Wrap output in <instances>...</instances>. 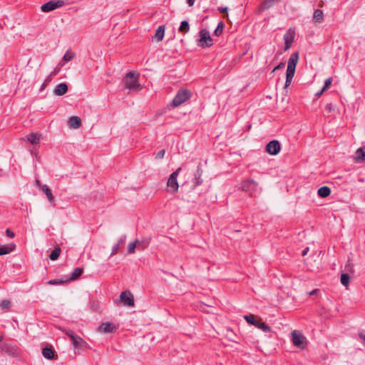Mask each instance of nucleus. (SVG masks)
<instances>
[{
	"mask_svg": "<svg viewBox=\"0 0 365 365\" xmlns=\"http://www.w3.org/2000/svg\"><path fill=\"white\" fill-rule=\"evenodd\" d=\"M299 60V53L294 52L292 53L289 60L286 72V81L284 87L287 88L290 86L293 77L295 73V69Z\"/></svg>",
	"mask_w": 365,
	"mask_h": 365,
	"instance_id": "f257e3e1",
	"label": "nucleus"
},
{
	"mask_svg": "<svg viewBox=\"0 0 365 365\" xmlns=\"http://www.w3.org/2000/svg\"><path fill=\"white\" fill-rule=\"evenodd\" d=\"M138 74L135 75L134 71L128 72L123 78L124 88L129 90H137L140 88L138 83Z\"/></svg>",
	"mask_w": 365,
	"mask_h": 365,
	"instance_id": "f03ea898",
	"label": "nucleus"
},
{
	"mask_svg": "<svg viewBox=\"0 0 365 365\" xmlns=\"http://www.w3.org/2000/svg\"><path fill=\"white\" fill-rule=\"evenodd\" d=\"M192 93L187 89H180L173 100L172 101L171 106L174 108L178 107L191 98Z\"/></svg>",
	"mask_w": 365,
	"mask_h": 365,
	"instance_id": "7ed1b4c3",
	"label": "nucleus"
},
{
	"mask_svg": "<svg viewBox=\"0 0 365 365\" xmlns=\"http://www.w3.org/2000/svg\"><path fill=\"white\" fill-rule=\"evenodd\" d=\"M244 319L248 324L257 327L258 329L262 330L264 332L271 331V327L269 325L261 322V319L258 320L257 317L252 314L244 316Z\"/></svg>",
	"mask_w": 365,
	"mask_h": 365,
	"instance_id": "20e7f679",
	"label": "nucleus"
},
{
	"mask_svg": "<svg viewBox=\"0 0 365 365\" xmlns=\"http://www.w3.org/2000/svg\"><path fill=\"white\" fill-rule=\"evenodd\" d=\"M200 38L197 40V45L202 48H208L212 45V39L209 31L202 29L199 31Z\"/></svg>",
	"mask_w": 365,
	"mask_h": 365,
	"instance_id": "39448f33",
	"label": "nucleus"
},
{
	"mask_svg": "<svg viewBox=\"0 0 365 365\" xmlns=\"http://www.w3.org/2000/svg\"><path fill=\"white\" fill-rule=\"evenodd\" d=\"M292 342L297 348L304 349L307 346L306 337L299 331L294 330L291 333Z\"/></svg>",
	"mask_w": 365,
	"mask_h": 365,
	"instance_id": "423d86ee",
	"label": "nucleus"
},
{
	"mask_svg": "<svg viewBox=\"0 0 365 365\" xmlns=\"http://www.w3.org/2000/svg\"><path fill=\"white\" fill-rule=\"evenodd\" d=\"M64 5L65 1L63 0L49 1L43 4L41 6V9L43 12L47 13L53 11L56 9L60 8Z\"/></svg>",
	"mask_w": 365,
	"mask_h": 365,
	"instance_id": "0eeeda50",
	"label": "nucleus"
},
{
	"mask_svg": "<svg viewBox=\"0 0 365 365\" xmlns=\"http://www.w3.org/2000/svg\"><path fill=\"white\" fill-rule=\"evenodd\" d=\"M181 170V168H178L175 172H173L170 175L168 180L167 185L172 190L173 192H176L178 190L179 185L177 180V178Z\"/></svg>",
	"mask_w": 365,
	"mask_h": 365,
	"instance_id": "6e6552de",
	"label": "nucleus"
},
{
	"mask_svg": "<svg viewBox=\"0 0 365 365\" xmlns=\"http://www.w3.org/2000/svg\"><path fill=\"white\" fill-rule=\"evenodd\" d=\"M281 150V145L277 140H272L269 142L265 148V151L272 155H277Z\"/></svg>",
	"mask_w": 365,
	"mask_h": 365,
	"instance_id": "1a4fd4ad",
	"label": "nucleus"
},
{
	"mask_svg": "<svg viewBox=\"0 0 365 365\" xmlns=\"http://www.w3.org/2000/svg\"><path fill=\"white\" fill-rule=\"evenodd\" d=\"M120 300L125 306L134 307V305H135L133 295L128 290L121 292V294L120 295Z\"/></svg>",
	"mask_w": 365,
	"mask_h": 365,
	"instance_id": "9d476101",
	"label": "nucleus"
},
{
	"mask_svg": "<svg viewBox=\"0 0 365 365\" xmlns=\"http://www.w3.org/2000/svg\"><path fill=\"white\" fill-rule=\"evenodd\" d=\"M203 173V170L202 168V164L199 163L196 171L194 173V177L192 180V188H195L196 187L200 185L203 182V180L202 178V175Z\"/></svg>",
	"mask_w": 365,
	"mask_h": 365,
	"instance_id": "9b49d317",
	"label": "nucleus"
},
{
	"mask_svg": "<svg viewBox=\"0 0 365 365\" xmlns=\"http://www.w3.org/2000/svg\"><path fill=\"white\" fill-rule=\"evenodd\" d=\"M257 183L253 180H247L242 182V189L246 192H250L256 190Z\"/></svg>",
	"mask_w": 365,
	"mask_h": 365,
	"instance_id": "f8f14e48",
	"label": "nucleus"
},
{
	"mask_svg": "<svg viewBox=\"0 0 365 365\" xmlns=\"http://www.w3.org/2000/svg\"><path fill=\"white\" fill-rule=\"evenodd\" d=\"M98 330L102 333H110L115 330V326L110 322H103L98 327Z\"/></svg>",
	"mask_w": 365,
	"mask_h": 365,
	"instance_id": "ddd939ff",
	"label": "nucleus"
},
{
	"mask_svg": "<svg viewBox=\"0 0 365 365\" xmlns=\"http://www.w3.org/2000/svg\"><path fill=\"white\" fill-rule=\"evenodd\" d=\"M0 349L2 352H4L10 356H16L18 354V349L9 344H2L0 346Z\"/></svg>",
	"mask_w": 365,
	"mask_h": 365,
	"instance_id": "4468645a",
	"label": "nucleus"
},
{
	"mask_svg": "<svg viewBox=\"0 0 365 365\" xmlns=\"http://www.w3.org/2000/svg\"><path fill=\"white\" fill-rule=\"evenodd\" d=\"M68 87L67 84L66 83H61L58 84L55 87V88L53 90V93L56 96H63L65 93H66L68 91Z\"/></svg>",
	"mask_w": 365,
	"mask_h": 365,
	"instance_id": "2eb2a0df",
	"label": "nucleus"
},
{
	"mask_svg": "<svg viewBox=\"0 0 365 365\" xmlns=\"http://www.w3.org/2000/svg\"><path fill=\"white\" fill-rule=\"evenodd\" d=\"M70 339L71 340L72 344L75 348L82 347L86 344L85 341L76 334L73 336H71Z\"/></svg>",
	"mask_w": 365,
	"mask_h": 365,
	"instance_id": "dca6fc26",
	"label": "nucleus"
},
{
	"mask_svg": "<svg viewBox=\"0 0 365 365\" xmlns=\"http://www.w3.org/2000/svg\"><path fill=\"white\" fill-rule=\"evenodd\" d=\"M125 240H126V235H122L120 237L118 242L113 246L112 252L110 254L111 256L117 254L118 250L121 248L123 245L125 243Z\"/></svg>",
	"mask_w": 365,
	"mask_h": 365,
	"instance_id": "f3484780",
	"label": "nucleus"
},
{
	"mask_svg": "<svg viewBox=\"0 0 365 365\" xmlns=\"http://www.w3.org/2000/svg\"><path fill=\"white\" fill-rule=\"evenodd\" d=\"M16 249V245L14 243H9L5 245H3L0 247V256L4 255H7Z\"/></svg>",
	"mask_w": 365,
	"mask_h": 365,
	"instance_id": "a211bd4d",
	"label": "nucleus"
},
{
	"mask_svg": "<svg viewBox=\"0 0 365 365\" xmlns=\"http://www.w3.org/2000/svg\"><path fill=\"white\" fill-rule=\"evenodd\" d=\"M365 160V146L359 148L356 150L354 156V161L356 163H361Z\"/></svg>",
	"mask_w": 365,
	"mask_h": 365,
	"instance_id": "6ab92c4d",
	"label": "nucleus"
},
{
	"mask_svg": "<svg viewBox=\"0 0 365 365\" xmlns=\"http://www.w3.org/2000/svg\"><path fill=\"white\" fill-rule=\"evenodd\" d=\"M83 272V268L76 267L74 270L71 273L70 277L66 279V281L69 282L71 280L77 279Z\"/></svg>",
	"mask_w": 365,
	"mask_h": 365,
	"instance_id": "aec40b11",
	"label": "nucleus"
},
{
	"mask_svg": "<svg viewBox=\"0 0 365 365\" xmlns=\"http://www.w3.org/2000/svg\"><path fill=\"white\" fill-rule=\"evenodd\" d=\"M42 190L45 193V195L47 197L48 200L50 202V203L55 205L54 203V197L51 192V189L48 187V185H43L42 187Z\"/></svg>",
	"mask_w": 365,
	"mask_h": 365,
	"instance_id": "412c9836",
	"label": "nucleus"
},
{
	"mask_svg": "<svg viewBox=\"0 0 365 365\" xmlns=\"http://www.w3.org/2000/svg\"><path fill=\"white\" fill-rule=\"evenodd\" d=\"M324 19V13L321 9H315L313 14V21L314 23H322Z\"/></svg>",
	"mask_w": 365,
	"mask_h": 365,
	"instance_id": "4be33fe9",
	"label": "nucleus"
},
{
	"mask_svg": "<svg viewBox=\"0 0 365 365\" xmlns=\"http://www.w3.org/2000/svg\"><path fill=\"white\" fill-rule=\"evenodd\" d=\"M165 26H160L155 31L154 37L158 41H162L164 38Z\"/></svg>",
	"mask_w": 365,
	"mask_h": 365,
	"instance_id": "5701e85b",
	"label": "nucleus"
},
{
	"mask_svg": "<svg viewBox=\"0 0 365 365\" xmlns=\"http://www.w3.org/2000/svg\"><path fill=\"white\" fill-rule=\"evenodd\" d=\"M28 141L32 145H36L38 143L41 138V135L35 133H30L27 135Z\"/></svg>",
	"mask_w": 365,
	"mask_h": 365,
	"instance_id": "b1692460",
	"label": "nucleus"
},
{
	"mask_svg": "<svg viewBox=\"0 0 365 365\" xmlns=\"http://www.w3.org/2000/svg\"><path fill=\"white\" fill-rule=\"evenodd\" d=\"M68 123L71 128H78L81 125V120L77 116H72L69 118Z\"/></svg>",
	"mask_w": 365,
	"mask_h": 365,
	"instance_id": "393cba45",
	"label": "nucleus"
},
{
	"mask_svg": "<svg viewBox=\"0 0 365 365\" xmlns=\"http://www.w3.org/2000/svg\"><path fill=\"white\" fill-rule=\"evenodd\" d=\"M317 194L321 197H327L331 194V189L327 186L321 187L318 190Z\"/></svg>",
	"mask_w": 365,
	"mask_h": 365,
	"instance_id": "a878e982",
	"label": "nucleus"
},
{
	"mask_svg": "<svg viewBox=\"0 0 365 365\" xmlns=\"http://www.w3.org/2000/svg\"><path fill=\"white\" fill-rule=\"evenodd\" d=\"M42 354L47 359H52L54 357V351L51 347L43 348Z\"/></svg>",
	"mask_w": 365,
	"mask_h": 365,
	"instance_id": "bb28decb",
	"label": "nucleus"
},
{
	"mask_svg": "<svg viewBox=\"0 0 365 365\" xmlns=\"http://www.w3.org/2000/svg\"><path fill=\"white\" fill-rule=\"evenodd\" d=\"M190 31V24L189 22L186 20H184L181 22L180 26L178 29V31L181 34H185L188 33Z\"/></svg>",
	"mask_w": 365,
	"mask_h": 365,
	"instance_id": "cd10ccee",
	"label": "nucleus"
},
{
	"mask_svg": "<svg viewBox=\"0 0 365 365\" xmlns=\"http://www.w3.org/2000/svg\"><path fill=\"white\" fill-rule=\"evenodd\" d=\"M284 50H288L294 41V36H289L287 34H285L284 36Z\"/></svg>",
	"mask_w": 365,
	"mask_h": 365,
	"instance_id": "c85d7f7f",
	"label": "nucleus"
},
{
	"mask_svg": "<svg viewBox=\"0 0 365 365\" xmlns=\"http://www.w3.org/2000/svg\"><path fill=\"white\" fill-rule=\"evenodd\" d=\"M61 248L58 246L56 247L50 255V259L52 261L56 260L61 254Z\"/></svg>",
	"mask_w": 365,
	"mask_h": 365,
	"instance_id": "c756f323",
	"label": "nucleus"
},
{
	"mask_svg": "<svg viewBox=\"0 0 365 365\" xmlns=\"http://www.w3.org/2000/svg\"><path fill=\"white\" fill-rule=\"evenodd\" d=\"M141 242L138 240H136L135 241L130 243L128 246V252L129 254H133L135 253V247H137V245H140Z\"/></svg>",
	"mask_w": 365,
	"mask_h": 365,
	"instance_id": "7c9ffc66",
	"label": "nucleus"
},
{
	"mask_svg": "<svg viewBox=\"0 0 365 365\" xmlns=\"http://www.w3.org/2000/svg\"><path fill=\"white\" fill-rule=\"evenodd\" d=\"M224 26V23L220 21L214 31V34L217 36H220L222 34Z\"/></svg>",
	"mask_w": 365,
	"mask_h": 365,
	"instance_id": "2f4dec72",
	"label": "nucleus"
},
{
	"mask_svg": "<svg viewBox=\"0 0 365 365\" xmlns=\"http://www.w3.org/2000/svg\"><path fill=\"white\" fill-rule=\"evenodd\" d=\"M340 280H341V283L345 286V287H347L349 285V280H350V277L348 274L346 273H344V274H342L341 275V278H340Z\"/></svg>",
	"mask_w": 365,
	"mask_h": 365,
	"instance_id": "473e14b6",
	"label": "nucleus"
},
{
	"mask_svg": "<svg viewBox=\"0 0 365 365\" xmlns=\"http://www.w3.org/2000/svg\"><path fill=\"white\" fill-rule=\"evenodd\" d=\"M55 76L54 73H51L50 75H48L46 79L44 80L43 83L41 85V91L43 90L52 81L53 76Z\"/></svg>",
	"mask_w": 365,
	"mask_h": 365,
	"instance_id": "72a5a7b5",
	"label": "nucleus"
},
{
	"mask_svg": "<svg viewBox=\"0 0 365 365\" xmlns=\"http://www.w3.org/2000/svg\"><path fill=\"white\" fill-rule=\"evenodd\" d=\"M65 282H67V281H66V279H55L49 280L47 282V284H51V285H57V284H62Z\"/></svg>",
	"mask_w": 365,
	"mask_h": 365,
	"instance_id": "f704fd0d",
	"label": "nucleus"
},
{
	"mask_svg": "<svg viewBox=\"0 0 365 365\" xmlns=\"http://www.w3.org/2000/svg\"><path fill=\"white\" fill-rule=\"evenodd\" d=\"M11 303L9 300L4 299L0 302V308L2 309H9L11 307Z\"/></svg>",
	"mask_w": 365,
	"mask_h": 365,
	"instance_id": "c9c22d12",
	"label": "nucleus"
},
{
	"mask_svg": "<svg viewBox=\"0 0 365 365\" xmlns=\"http://www.w3.org/2000/svg\"><path fill=\"white\" fill-rule=\"evenodd\" d=\"M332 78L331 77H329L328 78H327L324 81V86L322 87V88L325 91H327L331 85L332 83Z\"/></svg>",
	"mask_w": 365,
	"mask_h": 365,
	"instance_id": "e433bc0d",
	"label": "nucleus"
},
{
	"mask_svg": "<svg viewBox=\"0 0 365 365\" xmlns=\"http://www.w3.org/2000/svg\"><path fill=\"white\" fill-rule=\"evenodd\" d=\"M74 55L73 53L69 52V51H67L63 57V60L68 62V61H70L71 60H72V58H73Z\"/></svg>",
	"mask_w": 365,
	"mask_h": 365,
	"instance_id": "4c0bfd02",
	"label": "nucleus"
},
{
	"mask_svg": "<svg viewBox=\"0 0 365 365\" xmlns=\"http://www.w3.org/2000/svg\"><path fill=\"white\" fill-rule=\"evenodd\" d=\"M165 154V150H161L155 154V159H162L164 158Z\"/></svg>",
	"mask_w": 365,
	"mask_h": 365,
	"instance_id": "58836bf2",
	"label": "nucleus"
},
{
	"mask_svg": "<svg viewBox=\"0 0 365 365\" xmlns=\"http://www.w3.org/2000/svg\"><path fill=\"white\" fill-rule=\"evenodd\" d=\"M333 105L331 103H327L325 107L326 111L329 113L333 110Z\"/></svg>",
	"mask_w": 365,
	"mask_h": 365,
	"instance_id": "ea45409f",
	"label": "nucleus"
},
{
	"mask_svg": "<svg viewBox=\"0 0 365 365\" xmlns=\"http://www.w3.org/2000/svg\"><path fill=\"white\" fill-rule=\"evenodd\" d=\"M140 242L141 243L140 245H137V246H141L142 249H145V247H147L150 242L149 240H144Z\"/></svg>",
	"mask_w": 365,
	"mask_h": 365,
	"instance_id": "a19ab883",
	"label": "nucleus"
},
{
	"mask_svg": "<svg viewBox=\"0 0 365 365\" xmlns=\"http://www.w3.org/2000/svg\"><path fill=\"white\" fill-rule=\"evenodd\" d=\"M6 236H8L10 238H13L15 236V234L13 231L11 230V229L7 228L6 230Z\"/></svg>",
	"mask_w": 365,
	"mask_h": 365,
	"instance_id": "79ce46f5",
	"label": "nucleus"
},
{
	"mask_svg": "<svg viewBox=\"0 0 365 365\" xmlns=\"http://www.w3.org/2000/svg\"><path fill=\"white\" fill-rule=\"evenodd\" d=\"M284 63L281 62L279 64H278L277 66H275V67L274 68V69H273V71H273V72H274V71H277V70H279V69H281V68H284Z\"/></svg>",
	"mask_w": 365,
	"mask_h": 365,
	"instance_id": "37998d69",
	"label": "nucleus"
},
{
	"mask_svg": "<svg viewBox=\"0 0 365 365\" xmlns=\"http://www.w3.org/2000/svg\"><path fill=\"white\" fill-rule=\"evenodd\" d=\"M66 334L71 339V336H73L75 333L72 330H64Z\"/></svg>",
	"mask_w": 365,
	"mask_h": 365,
	"instance_id": "c03bdc74",
	"label": "nucleus"
},
{
	"mask_svg": "<svg viewBox=\"0 0 365 365\" xmlns=\"http://www.w3.org/2000/svg\"><path fill=\"white\" fill-rule=\"evenodd\" d=\"M359 336L364 341V344H365V332L361 331L359 333Z\"/></svg>",
	"mask_w": 365,
	"mask_h": 365,
	"instance_id": "a18cd8bd",
	"label": "nucleus"
},
{
	"mask_svg": "<svg viewBox=\"0 0 365 365\" xmlns=\"http://www.w3.org/2000/svg\"><path fill=\"white\" fill-rule=\"evenodd\" d=\"M218 11L220 12V13H225L227 11V7H219L218 8Z\"/></svg>",
	"mask_w": 365,
	"mask_h": 365,
	"instance_id": "49530a36",
	"label": "nucleus"
},
{
	"mask_svg": "<svg viewBox=\"0 0 365 365\" xmlns=\"http://www.w3.org/2000/svg\"><path fill=\"white\" fill-rule=\"evenodd\" d=\"M325 91V90H324L323 88H322L319 91H318L317 93H316V96L317 97H319L322 95V93Z\"/></svg>",
	"mask_w": 365,
	"mask_h": 365,
	"instance_id": "de8ad7c7",
	"label": "nucleus"
},
{
	"mask_svg": "<svg viewBox=\"0 0 365 365\" xmlns=\"http://www.w3.org/2000/svg\"><path fill=\"white\" fill-rule=\"evenodd\" d=\"M309 247H306L303 251H302V257H304L309 252Z\"/></svg>",
	"mask_w": 365,
	"mask_h": 365,
	"instance_id": "09e8293b",
	"label": "nucleus"
},
{
	"mask_svg": "<svg viewBox=\"0 0 365 365\" xmlns=\"http://www.w3.org/2000/svg\"><path fill=\"white\" fill-rule=\"evenodd\" d=\"M195 2V0H187V3L190 6H192L194 5Z\"/></svg>",
	"mask_w": 365,
	"mask_h": 365,
	"instance_id": "8fccbe9b",
	"label": "nucleus"
},
{
	"mask_svg": "<svg viewBox=\"0 0 365 365\" xmlns=\"http://www.w3.org/2000/svg\"><path fill=\"white\" fill-rule=\"evenodd\" d=\"M318 291H319V290H318L317 289H314V290L311 291V292L309 293V294L310 296L314 295V294H315Z\"/></svg>",
	"mask_w": 365,
	"mask_h": 365,
	"instance_id": "3c124183",
	"label": "nucleus"
},
{
	"mask_svg": "<svg viewBox=\"0 0 365 365\" xmlns=\"http://www.w3.org/2000/svg\"><path fill=\"white\" fill-rule=\"evenodd\" d=\"M36 184H37L38 185H40V181H39V180H36Z\"/></svg>",
	"mask_w": 365,
	"mask_h": 365,
	"instance_id": "603ef678",
	"label": "nucleus"
},
{
	"mask_svg": "<svg viewBox=\"0 0 365 365\" xmlns=\"http://www.w3.org/2000/svg\"><path fill=\"white\" fill-rule=\"evenodd\" d=\"M1 340H2V337H1V336L0 335V341H1Z\"/></svg>",
	"mask_w": 365,
	"mask_h": 365,
	"instance_id": "864d4df0",
	"label": "nucleus"
}]
</instances>
